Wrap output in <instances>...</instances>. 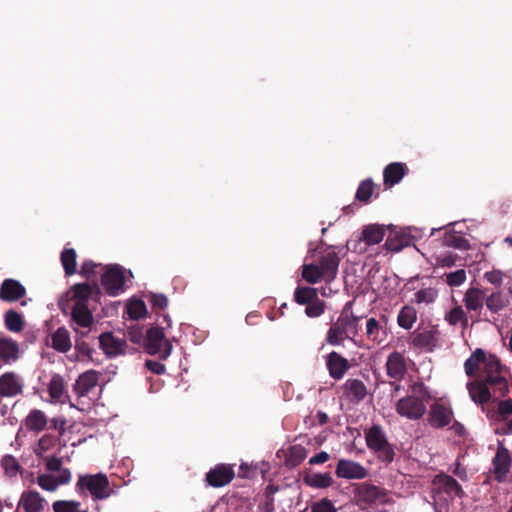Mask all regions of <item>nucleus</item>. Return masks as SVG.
<instances>
[{
  "label": "nucleus",
  "instance_id": "obj_1",
  "mask_svg": "<svg viewBox=\"0 0 512 512\" xmlns=\"http://www.w3.org/2000/svg\"><path fill=\"white\" fill-rule=\"evenodd\" d=\"M351 304L348 302L337 321L332 324L326 335V341L332 346H337L347 339H353L358 335V324L361 319L352 312L348 313L347 307Z\"/></svg>",
  "mask_w": 512,
  "mask_h": 512
},
{
  "label": "nucleus",
  "instance_id": "obj_2",
  "mask_svg": "<svg viewBox=\"0 0 512 512\" xmlns=\"http://www.w3.org/2000/svg\"><path fill=\"white\" fill-rule=\"evenodd\" d=\"M479 379H483L497 396H506L509 393V384L502 375L503 366L500 359L494 354H486Z\"/></svg>",
  "mask_w": 512,
  "mask_h": 512
},
{
  "label": "nucleus",
  "instance_id": "obj_3",
  "mask_svg": "<svg viewBox=\"0 0 512 512\" xmlns=\"http://www.w3.org/2000/svg\"><path fill=\"white\" fill-rule=\"evenodd\" d=\"M47 474H40L37 478L38 485L47 491H55L59 485L68 484L71 480V472L62 467V461L56 457H48L45 460Z\"/></svg>",
  "mask_w": 512,
  "mask_h": 512
},
{
  "label": "nucleus",
  "instance_id": "obj_4",
  "mask_svg": "<svg viewBox=\"0 0 512 512\" xmlns=\"http://www.w3.org/2000/svg\"><path fill=\"white\" fill-rule=\"evenodd\" d=\"M365 441L367 447L377 454V458L386 464L393 462L395 450L392 444L388 442L386 434L379 424H373L365 431Z\"/></svg>",
  "mask_w": 512,
  "mask_h": 512
},
{
  "label": "nucleus",
  "instance_id": "obj_5",
  "mask_svg": "<svg viewBox=\"0 0 512 512\" xmlns=\"http://www.w3.org/2000/svg\"><path fill=\"white\" fill-rule=\"evenodd\" d=\"M75 487L76 491L81 495H87V492H89L94 500L106 499L112 493L108 477L104 473L79 475Z\"/></svg>",
  "mask_w": 512,
  "mask_h": 512
},
{
  "label": "nucleus",
  "instance_id": "obj_6",
  "mask_svg": "<svg viewBox=\"0 0 512 512\" xmlns=\"http://www.w3.org/2000/svg\"><path fill=\"white\" fill-rule=\"evenodd\" d=\"M484 414L493 423L506 422L499 432L502 435L512 434V399L494 398L488 407H484Z\"/></svg>",
  "mask_w": 512,
  "mask_h": 512
},
{
  "label": "nucleus",
  "instance_id": "obj_7",
  "mask_svg": "<svg viewBox=\"0 0 512 512\" xmlns=\"http://www.w3.org/2000/svg\"><path fill=\"white\" fill-rule=\"evenodd\" d=\"M145 349L151 355H158L160 359H167L172 351V344L166 339L163 328L151 327L145 334Z\"/></svg>",
  "mask_w": 512,
  "mask_h": 512
},
{
  "label": "nucleus",
  "instance_id": "obj_8",
  "mask_svg": "<svg viewBox=\"0 0 512 512\" xmlns=\"http://www.w3.org/2000/svg\"><path fill=\"white\" fill-rule=\"evenodd\" d=\"M354 492L358 502L366 505L385 504L388 502L387 491L370 483L358 484Z\"/></svg>",
  "mask_w": 512,
  "mask_h": 512
},
{
  "label": "nucleus",
  "instance_id": "obj_9",
  "mask_svg": "<svg viewBox=\"0 0 512 512\" xmlns=\"http://www.w3.org/2000/svg\"><path fill=\"white\" fill-rule=\"evenodd\" d=\"M467 389L473 402L481 406L484 413V407H488L494 398H503L494 394L490 383L483 379H476L467 383Z\"/></svg>",
  "mask_w": 512,
  "mask_h": 512
},
{
  "label": "nucleus",
  "instance_id": "obj_10",
  "mask_svg": "<svg viewBox=\"0 0 512 512\" xmlns=\"http://www.w3.org/2000/svg\"><path fill=\"white\" fill-rule=\"evenodd\" d=\"M395 409L400 416L411 420L422 418L426 412L423 400L412 395L400 398L396 403Z\"/></svg>",
  "mask_w": 512,
  "mask_h": 512
},
{
  "label": "nucleus",
  "instance_id": "obj_11",
  "mask_svg": "<svg viewBox=\"0 0 512 512\" xmlns=\"http://www.w3.org/2000/svg\"><path fill=\"white\" fill-rule=\"evenodd\" d=\"M441 332L437 325L431 326L422 331H415L412 336L411 345L414 348L433 352L439 346Z\"/></svg>",
  "mask_w": 512,
  "mask_h": 512
},
{
  "label": "nucleus",
  "instance_id": "obj_12",
  "mask_svg": "<svg viewBox=\"0 0 512 512\" xmlns=\"http://www.w3.org/2000/svg\"><path fill=\"white\" fill-rule=\"evenodd\" d=\"M512 464V457L508 448L503 444H499L495 456L492 459L494 479L498 483H503L507 480Z\"/></svg>",
  "mask_w": 512,
  "mask_h": 512
},
{
  "label": "nucleus",
  "instance_id": "obj_13",
  "mask_svg": "<svg viewBox=\"0 0 512 512\" xmlns=\"http://www.w3.org/2000/svg\"><path fill=\"white\" fill-rule=\"evenodd\" d=\"M125 282L123 270L118 265H111L105 268L101 277V284L110 296H116L122 291Z\"/></svg>",
  "mask_w": 512,
  "mask_h": 512
},
{
  "label": "nucleus",
  "instance_id": "obj_14",
  "mask_svg": "<svg viewBox=\"0 0 512 512\" xmlns=\"http://www.w3.org/2000/svg\"><path fill=\"white\" fill-rule=\"evenodd\" d=\"M234 475L231 465L217 464L206 473L205 480L208 485L218 488L229 484L233 480Z\"/></svg>",
  "mask_w": 512,
  "mask_h": 512
},
{
  "label": "nucleus",
  "instance_id": "obj_15",
  "mask_svg": "<svg viewBox=\"0 0 512 512\" xmlns=\"http://www.w3.org/2000/svg\"><path fill=\"white\" fill-rule=\"evenodd\" d=\"M335 473L338 478L357 480L364 479L368 475L364 466L348 459H340L338 461Z\"/></svg>",
  "mask_w": 512,
  "mask_h": 512
},
{
  "label": "nucleus",
  "instance_id": "obj_16",
  "mask_svg": "<svg viewBox=\"0 0 512 512\" xmlns=\"http://www.w3.org/2000/svg\"><path fill=\"white\" fill-rule=\"evenodd\" d=\"M66 419L62 416L47 419L44 412L34 409V433H38L44 429L55 430L59 435L65 432Z\"/></svg>",
  "mask_w": 512,
  "mask_h": 512
},
{
  "label": "nucleus",
  "instance_id": "obj_17",
  "mask_svg": "<svg viewBox=\"0 0 512 512\" xmlns=\"http://www.w3.org/2000/svg\"><path fill=\"white\" fill-rule=\"evenodd\" d=\"M99 346L109 357L125 353L127 343L125 339L116 337L112 332H104L99 337Z\"/></svg>",
  "mask_w": 512,
  "mask_h": 512
},
{
  "label": "nucleus",
  "instance_id": "obj_18",
  "mask_svg": "<svg viewBox=\"0 0 512 512\" xmlns=\"http://www.w3.org/2000/svg\"><path fill=\"white\" fill-rule=\"evenodd\" d=\"M387 376L396 381H401L407 373V363L404 355L394 351L388 355L385 364Z\"/></svg>",
  "mask_w": 512,
  "mask_h": 512
},
{
  "label": "nucleus",
  "instance_id": "obj_19",
  "mask_svg": "<svg viewBox=\"0 0 512 512\" xmlns=\"http://www.w3.org/2000/svg\"><path fill=\"white\" fill-rule=\"evenodd\" d=\"M453 419V411L450 407L441 403H434L430 406L428 421L434 428H444Z\"/></svg>",
  "mask_w": 512,
  "mask_h": 512
},
{
  "label": "nucleus",
  "instance_id": "obj_20",
  "mask_svg": "<svg viewBox=\"0 0 512 512\" xmlns=\"http://www.w3.org/2000/svg\"><path fill=\"white\" fill-rule=\"evenodd\" d=\"M25 294V287L15 279H5L0 286V299L4 302H16Z\"/></svg>",
  "mask_w": 512,
  "mask_h": 512
},
{
  "label": "nucleus",
  "instance_id": "obj_21",
  "mask_svg": "<svg viewBox=\"0 0 512 512\" xmlns=\"http://www.w3.org/2000/svg\"><path fill=\"white\" fill-rule=\"evenodd\" d=\"M433 485L440 491H444L450 496L462 498L465 492L456 479L445 473L436 475L433 479Z\"/></svg>",
  "mask_w": 512,
  "mask_h": 512
},
{
  "label": "nucleus",
  "instance_id": "obj_22",
  "mask_svg": "<svg viewBox=\"0 0 512 512\" xmlns=\"http://www.w3.org/2000/svg\"><path fill=\"white\" fill-rule=\"evenodd\" d=\"M99 373L95 370H89L77 378L74 384V391L78 397H84L89 394L98 384Z\"/></svg>",
  "mask_w": 512,
  "mask_h": 512
},
{
  "label": "nucleus",
  "instance_id": "obj_23",
  "mask_svg": "<svg viewBox=\"0 0 512 512\" xmlns=\"http://www.w3.org/2000/svg\"><path fill=\"white\" fill-rule=\"evenodd\" d=\"M339 264L340 258L338 254L335 252L327 253L326 255L321 257L319 267L321 269L323 279L326 282L329 283L336 278L338 274Z\"/></svg>",
  "mask_w": 512,
  "mask_h": 512
},
{
  "label": "nucleus",
  "instance_id": "obj_24",
  "mask_svg": "<svg viewBox=\"0 0 512 512\" xmlns=\"http://www.w3.org/2000/svg\"><path fill=\"white\" fill-rule=\"evenodd\" d=\"M348 360L342 357L339 353L333 351L327 357V368L330 376L335 379H341L349 369Z\"/></svg>",
  "mask_w": 512,
  "mask_h": 512
},
{
  "label": "nucleus",
  "instance_id": "obj_25",
  "mask_svg": "<svg viewBox=\"0 0 512 512\" xmlns=\"http://www.w3.org/2000/svg\"><path fill=\"white\" fill-rule=\"evenodd\" d=\"M344 395L353 403H359L367 395V388L364 382L360 379H348L344 386Z\"/></svg>",
  "mask_w": 512,
  "mask_h": 512
},
{
  "label": "nucleus",
  "instance_id": "obj_26",
  "mask_svg": "<svg viewBox=\"0 0 512 512\" xmlns=\"http://www.w3.org/2000/svg\"><path fill=\"white\" fill-rule=\"evenodd\" d=\"M0 390L2 396L13 397L21 393L22 384L14 373L7 372L0 376Z\"/></svg>",
  "mask_w": 512,
  "mask_h": 512
},
{
  "label": "nucleus",
  "instance_id": "obj_27",
  "mask_svg": "<svg viewBox=\"0 0 512 512\" xmlns=\"http://www.w3.org/2000/svg\"><path fill=\"white\" fill-rule=\"evenodd\" d=\"M406 173V165L400 162L388 164L383 171L384 184L394 186L398 184Z\"/></svg>",
  "mask_w": 512,
  "mask_h": 512
},
{
  "label": "nucleus",
  "instance_id": "obj_28",
  "mask_svg": "<svg viewBox=\"0 0 512 512\" xmlns=\"http://www.w3.org/2000/svg\"><path fill=\"white\" fill-rule=\"evenodd\" d=\"M71 317L73 322L82 328H89L93 323V315L86 304H73Z\"/></svg>",
  "mask_w": 512,
  "mask_h": 512
},
{
  "label": "nucleus",
  "instance_id": "obj_29",
  "mask_svg": "<svg viewBox=\"0 0 512 512\" xmlns=\"http://www.w3.org/2000/svg\"><path fill=\"white\" fill-rule=\"evenodd\" d=\"M366 338L373 343L380 344L387 338L386 329L376 318H369L366 322Z\"/></svg>",
  "mask_w": 512,
  "mask_h": 512
},
{
  "label": "nucleus",
  "instance_id": "obj_30",
  "mask_svg": "<svg viewBox=\"0 0 512 512\" xmlns=\"http://www.w3.org/2000/svg\"><path fill=\"white\" fill-rule=\"evenodd\" d=\"M303 482L314 489H325L333 484V478L330 472L326 473H305Z\"/></svg>",
  "mask_w": 512,
  "mask_h": 512
},
{
  "label": "nucleus",
  "instance_id": "obj_31",
  "mask_svg": "<svg viewBox=\"0 0 512 512\" xmlns=\"http://www.w3.org/2000/svg\"><path fill=\"white\" fill-rule=\"evenodd\" d=\"M69 301L73 304H86L92 295V287L88 283H77L68 292Z\"/></svg>",
  "mask_w": 512,
  "mask_h": 512
},
{
  "label": "nucleus",
  "instance_id": "obj_32",
  "mask_svg": "<svg viewBox=\"0 0 512 512\" xmlns=\"http://www.w3.org/2000/svg\"><path fill=\"white\" fill-rule=\"evenodd\" d=\"M51 346L60 353L70 350L72 344L66 328L60 327L51 335Z\"/></svg>",
  "mask_w": 512,
  "mask_h": 512
},
{
  "label": "nucleus",
  "instance_id": "obj_33",
  "mask_svg": "<svg viewBox=\"0 0 512 512\" xmlns=\"http://www.w3.org/2000/svg\"><path fill=\"white\" fill-rule=\"evenodd\" d=\"M484 360L485 351L481 348H477L464 363V369L467 376L473 377L478 371H481Z\"/></svg>",
  "mask_w": 512,
  "mask_h": 512
},
{
  "label": "nucleus",
  "instance_id": "obj_34",
  "mask_svg": "<svg viewBox=\"0 0 512 512\" xmlns=\"http://www.w3.org/2000/svg\"><path fill=\"white\" fill-rule=\"evenodd\" d=\"M18 351L17 342L0 334V359L6 363L14 361L18 357Z\"/></svg>",
  "mask_w": 512,
  "mask_h": 512
},
{
  "label": "nucleus",
  "instance_id": "obj_35",
  "mask_svg": "<svg viewBox=\"0 0 512 512\" xmlns=\"http://www.w3.org/2000/svg\"><path fill=\"white\" fill-rule=\"evenodd\" d=\"M484 293L478 288H469L464 294L463 302L469 311H479L483 307Z\"/></svg>",
  "mask_w": 512,
  "mask_h": 512
},
{
  "label": "nucleus",
  "instance_id": "obj_36",
  "mask_svg": "<svg viewBox=\"0 0 512 512\" xmlns=\"http://www.w3.org/2000/svg\"><path fill=\"white\" fill-rule=\"evenodd\" d=\"M307 454L308 450L302 445H292L287 451L285 465L289 468H295L306 459Z\"/></svg>",
  "mask_w": 512,
  "mask_h": 512
},
{
  "label": "nucleus",
  "instance_id": "obj_37",
  "mask_svg": "<svg viewBox=\"0 0 512 512\" xmlns=\"http://www.w3.org/2000/svg\"><path fill=\"white\" fill-rule=\"evenodd\" d=\"M385 235L384 227L378 224H370L363 228L361 239L367 245H375L382 241Z\"/></svg>",
  "mask_w": 512,
  "mask_h": 512
},
{
  "label": "nucleus",
  "instance_id": "obj_38",
  "mask_svg": "<svg viewBox=\"0 0 512 512\" xmlns=\"http://www.w3.org/2000/svg\"><path fill=\"white\" fill-rule=\"evenodd\" d=\"M60 261L65 276H72L77 272V253L73 248H64L60 254Z\"/></svg>",
  "mask_w": 512,
  "mask_h": 512
},
{
  "label": "nucleus",
  "instance_id": "obj_39",
  "mask_svg": "<svg viewBox=\"0 0 512 512\" xmlns=\"http://www.w3.org/2000/svg\"><path fill=\"white\" fill-rule=\"evenodd\" d=\"M444 320L451 326L460 324L463 330L468 327L467 314L460 305H456L447 311L444 315Z\"/></svg>",
  "mask_w": 512,
  "mask_h": 512
},
{
  "label": "nucleus",
  "instance_id": "obj_40",
  "mask_svg": "<svg viewBox=\"0 0 512 512\" xmlns=\"http://www.w3.org/2000/svg\"><path fill=\"white\" fill-rule=\"evenodd\" d=\"M416 320L417 311L413 306L410 305L403 306L397 316V324L405 330H410Z\"/></svg>",
  "mask_w": 512,
  "mask_h": 512
},
{
  "label": "nucleus",
  "instance_id": "obj_41",
  "mask_svg": "<svg viewBox=\"0 0 512 512\" xmlns=\"http://www.w3.org/2000/svg\"><path fill=\"white\" fill-rule=\"evenodd\" d=\"M485 305L492 313H498L509 305V299L501 291H496L486 297Z\"/></svg>",
  "mask_w": 512,
  "mask_h": 512
},
{
  "label": "nucleus",
  "instance_id": "obj_42",
  "mask_svg": "<svg viewBox=\"0 0 512 512\" xmlns=\"http://www.w3.org/2000/svg\"><path fill=\"white\" fill-rule=\"evenodd\" d=\"M318 292L313 287H297L294 292V300L300 305H307L314 300H317Z\"/></svg>",
  "mask_w": 512,
  "mask_h": 512
},
{
  "label": "nucleus",
  "instance_id": "obj_43",
  "mask_svg": "<svg viewBox=\"0 0 512 512\" xmlns=\"http://www.w3.org/2000/svg\"><path fill=\"white\" fill-rule=\"evenodd\" d=\"M411 243V238L404 234H395L394 236H389L385 242V247L387 250L392 252H399L403 248L409 246Z\"/></svg>",
  "mask_w": 512,
  "mask_h": 512
},
{
  "label": "nucleus",
  "instance_id": "obj_44",
  "mask_svg": "<svg viewBox=\"0 0 512 512\" xmlns=\"http://www.w3.org/2000/svg\"><path fill=\"white\" fill-rule=\"evenodd\" d=\"M374 192V183L372 179L368 178L360 182L356 194L355 199L362 203H369L371 196Z\"/></svg>",
  "mask_w": 512,
  "mask_h": 512
},
{
  "label": "nucleus",
  "instance_id": "obj_45",
  "mask_svg": "<svg viewBox=\"0 0 512 512\" xmlns=\"http://www.w3.org/2000/svg\"><path fill=\"white\" fill-rule=\"evenodd\" d=\"M78 337H76L75 340V349L76 351L83 357H86L88 360L93 361V354L95 353V350L84 340V337H86L89 333L88 331H82L78 332Z\"/></svg>",
  "mask_w": 512,
  "mask_h": 512
},
{
  "label": "nucleus",
  "instance_id": "obj_46",
  "mask_svg": "<svg viewBox=\"0 0 512 512\" xmlns=\"http://www.w3.org/2000/svg\"><path fill=\"white\" fill-rule=\"evenodd\" d=\"M4 321L6 328L11 332H20L23 329L22 316L14 310L5 313Z\"/></svg>",
  "mask_w": 512,
  "mask_h": 512
},
{
  "label": "nucleus",
  "instance_id": "obj_47",
  "mask_svg": "<svg viewBox=\"0 0 512 512\" xmlns=\"http://www.w3.org/2000/svg\"><path fill=\"white\" fill-rule=\"evenodd\" d=\"M49 395L53 401L61 402V397L65 392L64 382L61 376L55 375L51 378L49 382Z\"/></svg>",
  "mask_w": 512,
  "mask_h": 512
},
{
  "label": "nucleus",
  "instance_id": "obj_48",
  "mask_svg": "<svg viewBox=\"0 0 512 512\" xmlns=\"http://www.w3.org/2000/svg\"><path fill=\"white\" fill-rule=\"evenodd\" d=\"M1 466L4 469L5 474L9 477L16 476L18 472L22 475V477H24V471L21 470V467L16 458L11 455H5L1 459Z\"/></svg>",
  "mask_w": 512,
  "mask_h": 512
},
{
  "label": "nucleus",
  "instance_id": "obj_49",
  "mask_svg": "<svg viewBox=\"0 0 512 512\" xmlns=\"http://www.w3.org/2000/svg\"><path fill=\"white\" fill-rule=\"evenodd\" d=\"M126 310L129 317L134 320L145 317L147 313L146 304L143 300L140 299L129 302Z\"/></svg>",
  "mask_w": 512,
  "mask_h": 512
},
{
  "label": "nucleus",
  "instance_id": "obj_50",
  "mask_svg": "<svg viewBox=\"0 0 512 512\" xmlns=\"http://www.w3.org/2000/svg\"><path fill=\"white\" fill-rule=\"evenodd\" d=\"M302 277L309 284H316L320 279L323 278L319 265L305 264L303 265Z\"/></svg>",
  "mask_w": 512,
  "mask_h": 512
},
{
  "label": "nucleus",
  "instance_id": "obj_51",
  "mask_svg": "<svg viewBox=\"0 0 512 512\" xmlns=\"http://www.w3.org/2000/svg\"><path fill=\"white\" fill-rule=\"evenodd\" d=\"M414 296H415L416 303L430 304L436 300V298L438 296V291L432 287L422 288V289L418 290Z\"/></svg>",
  "mask_w": 512,
  "mask_h": 512
},
{
  "label": "nucleus",
  "instance_id": "obj_52",
  "mask_svg": "<svg viewBox=\"0 0 512 512\" xmlns=\"http://www.w3.org/2000/svg\"><path fill=\"white\" fill-rule=\"evenodd\" d=\"M444 244L461 250H466L470 247L469 241L466 238L454 233L445 234Z\"/></svg>",
  "mask_w": 512,
  "mask_h": 512
},
{
  "label": "nucleus",
  "instance_id": "obj_53",
  "mask_svg": "<svg viewBox=\"0 0 512 512\" xmlns=\"http://www.w3.org/2000/svg\"><path fill=\"white\" fill-rule=\"evenodd\" d=\"M325 311V303L317 298L313 302L307 304L305 309V314L310 318H315L321 316Z\"/></svg>",
  "mask_w": 512,
  "mask_h": 512
},
{
  "label": "nucleus",
  "instance_id": "obj_54",
  "mask_svg": "<svg viewBox=\"0 0 512 512\" xmlns=\"http://www.w3.org/2000/svg\"><path fill=\"white\" fill-rule=\"evenodd\" d=\"M80 507L78 501L58 500L53 503L54 512H76Z\"/></svg>",
  "mask_w": 512,
  "mask_h": 512
},
{
  "label": "nucleus",
  "instance_id": "obj_55",
  "mask_svg": "<svg viewBox=\"0 0 512 512\" xmlns=\"http://www.w3.org/2000/svg\"><path fill=\"white\" fill-rule=\"evenodd\" d=\"M445 276L446 283L451 287L460 286L466 281V271L464 269H459L454 272L447 273Z\"/></svg>",
  "mask_w": 512,
  "mask_h": 512
},
{
  "label": "nucleus",
  "instance_id": "obj_56",
  "mask_svg": "<svg viewBox=\"0 0 512 512\" xmlns=\"http://www.w3.org/2000/svg\"><path fill=\"white\" fill-rule=\"evenodd\" d=\"M311 512H337V510L331 500L323 498L312 505Z\"/></svg>",
  "mask_w": 512,
  "mask_h": 512
},
{
  "label": "nucleus",
  "instance_id": "obj_57",
  "mask_svg": "<svg viewBox=\"0 0 512 512\" xmlns=\"http://www.w3.org/2000/svg\"><path fill=\"white\" fill-rule=\"evenodd\" d=\"M149 301L154 310L162 311L168 305V298L164 294L153 293L150 295Z\"/></svg>",
  "mask_w": 512,
  "mask_h": 512
},
{
  "label": "nucleus",
  "instance_id": "obj_58",
  "mask_svg": "<svg viewBox=\"0 0 512 512\" xmlns=\"http://www.w3.org/2000/svg\"><path fill=\"white\" fill-rule=\"evenodd\" d=\"M20 509L25 512H32V490L27 489L23 492L16 512H19Z\"/></svg>",
  "mask_w": 512,
  "mask_h": 512
},
{
  "label": "nucleus",
  "instance_id": "obj_59",
  "mask_svg": "<svg viewBox=\"0 0 512 512\" xmlns=\"http://www.w3.org/2000/svg\"><path fill=\"white\" fill-rule=\"evenodd\" d=\"M484 278L496 287H500L503 282V274L500 270L488 271L484 274Z\"/></svg>",
  "mask_w": 512,
  "mask_h": 512
},
{
  "label": "nucleus",
  "instance_id": "obj_60",
  "mask_svg": "<svg viewBox=\"0 0 512 512\" xmlns=\"http://www.w3.org/2000/svg\"><path fill=\"white\" fill-rule=\"evenodd\" d=\"M128 337L135 344L145 343V335L141 327H131L128 331Z\"/></svg>",
  "mask_w": 512,
  "mask_h": 512
},
{
  "label": "nucleus",
  "instance_id": "obj_61",
  "mask_svg": "<svg viewBox=\"0 0 512 512\" xmlns=\"http://www.w3.org/2000/svg\"><path fill=\"white\" fill-rule=\"evenodd\" d=\"M98 267V264H96L93 260L86 259L83 261L81 265L80 274L89 277L90 275L95 273V269Z\"/></svg>",
  "mask_w": 512,
  "mask_h": 512
},
{
  "label": "nucleus",
  "instance_id": "obj_62",
  "mask_svg": "<svg viewBox=\"0 0 512 512\" xmlns=\"http://www.w3.org/2000/svg\"><path fill=\"white\" fill-rule=\"evenodd\" d=\"M331 458L330 454L327 453L326 451H321L317 454H315L314 456H312L308 463L310 465H320V464H324L325 462H327L329 459Z\"/></svg>",
  "mask_w": 512,
  "mask_h": 512
},
{
  "label": "nucleus",
  "instance_id": "obj_63",
  "mask_svg": "<svg viewBox=\"0 0 512 512\" xmlns=\"http://www.w3.org/2000/svg\"><path fill=\"white\" fill-rule=\"evenodd\" d=\"M146 367L152 371L153 373L157 375H161L165 372L166 368L165 365L154 360H147L146 361Z\"/></svg>",
  "mask_w": 512,
  "mask_h": 512
},
{
  "label": "nucleus",
  "instance_id": "obj_64",
  "mask_svg": "<svg viewBox=\"0 0 512 512\" xmlns=\"http://www.w3.org/2000/svg\"><path fill=\"white\" fill-rule=\"evenodd\" d=\"M55 442V438L51 435H44L38 442L41 450L49 449Z\"/></svg>",
  "mask_w": 512,
  "mask_h": 512
}]
</instances>
